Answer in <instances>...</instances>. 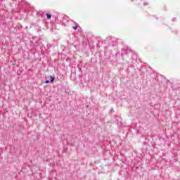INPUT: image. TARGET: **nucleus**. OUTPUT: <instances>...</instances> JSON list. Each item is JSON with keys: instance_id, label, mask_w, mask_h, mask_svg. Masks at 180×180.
<instances>
[{"instance_id": "1", "label": "nucleus", "mask_w": 180, "mask_h": 180, "mask_svg": "<svg viewBox=\"0 0 180 180\" xmlns=\"http://www.w3.org/2000/svg\"><path fill=\"white\" fill-rule=\"evenodd\" d=\"M58 21L62 23L63 26H67V25H68V19H67V17H59Z\"/></svg>"}, {"instance_id": "2", "label": "nucleus", "mask_w": 180, "mask_h": 180, "mask_svg": "<svg viewBox=\"0 0 180 180\" xmlns=\"http://www.w3.org/2000/svg\"><path fill=\"white\" fill-rule=\"evenodd\" d=\"M50 82H54V80L56 79V77H53V76H50Z\"/></svg>"}, {"instance_id": "3", "label": "nucleus", "mask_w": 180, "mask_h": 180, "mask_svg": "<svg viewBox=\"0 0 180 180\" xmlns=\"http://www.w3.org/2000/svg\"><path fill=\"white\" fill-rule=\"evenodd\" d=\"M75 26H73L72 27V29L74 30H77V29H78V24H77L76 22H75Z\"/></svg>"}, {"instance_id": "4", "label": "nucleus", "mask_w": 180, "mask_h": 180, "mask_svg": "<svg viewBox=\"0 0 180 180\" xmlns=\"http://www.w3.org/2000/svg\"><path fill=\"white\" fill-rule=\"evenodd\" d=\"M46 18H47V19H51V14L46 13Z\"/></svg>"}, {"instance_id": "5", "label": "nucleus", "mask_w": 180, "mask_h": 180, "mask_svg": "<svg viewBox=\"0 0 180 180\" xmlns=\"http://www.w3.org/2000/svg\"><path fill=\"white\" fill-rule=\"evenodd\" d=\"M109 46H112V47H115V46H116V44H110V42H109Z\"/></svg>"}, {"instance_id": "6", "label": "nucleus", "mask_w": 180, "mask_h": 180, "mask_svg": "<svg viewBox=\"0 0 180 180\" xmlns=\"http://www.w3.org/2000/svg\"><path fill=\"white\" fill-rule=\"evenodd\" d=\"M45 84H50V80H46Z\"/></svg>"}, {"instance_id": "7", "label": "nucleus", "mask_w": 180, "mask_h": 180, "mask_svg": "<svg viewBox=\"0 0 180 180\" xmlns=\"http://www.w3.org/2000/svg\"><path fill=\"white\" fill-rule=\"evenodd\" d=\"M145 5H148V3H145Z\"/></svg>"}, {"instance_id": "8", "label": "nucleus", "mask_w": 180, "mask_h": 180, "mask_svg": "<svg viewBox=\"0 0 180 180\" xmlns=\"http://www.w3.org/2000/svg\"><path fill=\"white\" fill-rule=\"evenodd\" d=\"M172 20H173V21L175 20V18H173Z\"/></svg>"}, {"instance_id": "9", "label": "nucleus", "mask_w": 180, "mask_h": 180, "mask_svg": "<svg viewBox=\"0 0 180 180\" xmlns=\"http://www.w3.org/2000/svg\"><path fill=\"white\" fill-rule=\"evenodd\" d=\"M108 41H109V39H107Z\"/></svg>"}, {"instance_id": "10", "label": "nucleus", "mask_w": 180, "mask_h": 180, "mask_svg": "<svg viewBox=\"0 0 180 180\" xmlns=\"http://www.w3.org/2000/svg\"><path fill=\"white\" fill-rule=\"evenodd\" d=\"M111 112H113V110H111Z\"/></svg>"}, {"instance_id": "11", "label": "nucleus", "mask_w": 180, "mask_h": 180, "mask_svg": "<svg viewBox=\"0 0 180 180\" xmlns=\"http://www.w3.org/2000/svg\"><path fill=\"white\" fill-rule=\"evenodd\" d=\"M1 150H4V148H1Z\"/></svg>"}, {"instance_id": "12", "label": "nucleus", "mask_w": 180, "mask_h": 180, "mask_svg": "<svg viewBox=\"0 0 180 180\" xmlns=\"http://www.w3.org/2000/svg\"><path fill=\"white\" fill-rule=\"evenodd\" d=\"M133 2V0H131Z\"/></svg>"}]
</instances>
